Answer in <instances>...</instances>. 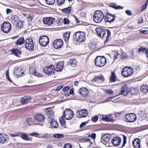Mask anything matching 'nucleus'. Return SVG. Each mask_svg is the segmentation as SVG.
<instances>
[{"label":"nucleus","mask_w":148,"mask_h":148,"mask_svg":"<svg viewBox=\"0 0 148 148\" xmlns=\"http://www.w3.org/2000/svg\"><path fill=\"white\" fill-rule=\"evenodd\" d=\"M96 31L97 36L101 38H103L104 37L106 34V32L107 36L105 42L106 43L109 40V37L111 35V32L109 29H104L100 27H97L96 29Z\"/></svg>","instance_id":"nucleus-1"},{"label":"nucleus","mask_w":148,"mask_h":148,"mask_svg":"<svg viewBox=\"0 0 148 148\" xmlns=\"http://www.w3.org/2000/svg\"><path fill=\"white\" fill-rule=\"evenodd\" d=\"M74 39L76 42H83L86 40V35L85 32L78 31L75 32L73 35Z\"/></svg>","instance_id":"nucleus-2"},{"label":"nucleus","mask_w":148,"mask_h":148,"mask_svg":"<svg viewBox=\"0 0 148 148\" xmlns=\"http://www.w3.org/2000/svg\"><path fill=\"white\" fill-rule=\"evenodd\" d=\"M73 116L74 114L71 110L66 109L62 116L59 117V120H64V119L70 120L73 117Z\"/></svg>","instance_id":"nucleus-3"},{"label":"nucleus","mask_w":148,"mask_h":148,"mask_svg":"<svg viewBox=\"0 0 148 148\" xmlns=\"http://www.w3.org/2000/svg\"><path fill=\"white\" fill-rule=\"evenodd\" d=\"M104 15L103 12L100 10L96 11L93 15L94 21L97 23H100L104 19Z\"/></svg>","instance_id":"nucleus-4"},{"label":"nucleus","mask_w":148,"mask_h":148,"mask_svg":"<svg viewBox=\"0 0 148 148\" xmlns=\"http://www.w3.org/2000/svg\"><path fill=\"white\" fill-rule=\"evenodd\" d=\"M106 59L103 56H97L95 58V65L99 67H102L106 63Z\"/></svg>","instance_id":"nucleus-5"},{"label":"nucleus","mask_w":148,"mask_h":148,"mask_svg":"<svg viewBox=\"0 0 148 148\" xmlns=\"http://www.w3.org/2000/svg\"><path fill=\"white\" fill-rule=\"evenodd\" d=\"M134 72L133 69L131 67L126 66L123 69L122 75L125 77L131 76Z\"/></svg>","instance_id":"nucleus-6"},{"label":"nucleus","mask_w":148,"mask_h":148,"mask_svg":"<svg viewBox=\"0 0 148 148\" xmlns=\"http://www.w3.org/2000/svg\"><path fill=\"white\" fill-rule=\"evenodd\" d=\"M116 18L115 14H111L107 12L104 16V20L106 23L111 24L114 23Z\"/></svg>","instance_id":"nucleus-7"},{"label":"nucleus","mask_w":148,"mask_h":148,"mask_svg":"<svg viewBox=\"0 0 148 148\" xmlns=\"http://www.w3.org/2000/svg\"><path fill=\"white\" fill-rule=\"evenodd\" d=\"M25 48L29 51H32L34 49L33 40L32 38H28L25 41Z\"/></svg>","instance_id":"nucleus-8"},{"label":"nucleus","mask_w":148,"mask_h":148,"mask_svg":"<svg viewBox=\"0 0 148 148\" xmlns=\"http://www.w3.org/2000/svg\"><path fill=\"white\" fill-rule=\"evenodd\" d=\"M11 25L9 22H5L1 25V30L3 33H8L10 30Z\"/></svg>","instance_id":"nucleus-9"},{"label":"nucleus","mask_w":148,"mask_h":148,"mask_svg":"<svg viewBox=\"0 0 148 148\" xmlns=\"http://www.w3.org/2000/svg\"><path fill=\"white\" fill-rule=\"evenodd\" d=\"M55 69L54 65H51L44 67L43 69V71L45 74L48 75H53L54 73Z\"/></svg>","instance_id":"nucleus-10"},{"label":"nucleus","mask_w":148,"mask_h":148,"mask_svg":"<svg viewBox=\"0 0 148 148\" xmlns=\"http://www.w3.org/2000/svg\"><path fill=\"white\" fill-rule=\"evenodd\" d=\"M39 42L41 46H46L49 43V38L47 36H42L39 39Z\"/></svg>","instance_id":"nucleus-11"},{"label":"nucleus","mask_w":148,"mask_h":148,"mask_svg":"<svg viewBox=\"0 0 148 148\" xmlns=\"http://www.w3.org/2000/svg\"><path fill=\"white\" fill-rule=\"evenodd\" d=\"M105 80L103 76L101 75H95L91 81L93 83L96 82L97 83L101 84Z\"/></svg>","instance_id":"nucleus-12"},{"label":"nucleus","mask_w":148,"mask_h":148,"mask_svg":"<svg viewBox=\"0 0 148 148\" xmlns=\"http://www.w3.org/2000/svg\"><path fill=\"white\" fill-rule=\"evenodd\" d=\"M43 22L45 24L50 25L53 24L55 21V18L53 17H47L44 18Z\"/></svg>","instance_id":"nucleus-13"},{"label":"nucleus","mask_w":148,"mask_h":148,"mask_svg":"<svg viewBox=\"0 0 148 148\" xmlns=\"http://www.w3.org/2000/svg\"><path fill=\"white\" fill-rule=\"evenodd\" d=\"M63 44L62 40L61 39H58L54 40L53 45L54 48L56 49L61 48Z\"/></svg>","instance_id":"nucleus-14"},{"label":"nucleus","mask_w":148,"mask_h":148,"mask_svg":"<svg viewBox=\"0 0 148 148\" xmlns=\"http://www.w3.org/2000/svg\"><path fill=\"white\" fill-rule=\"evenodd\" d=\"M88 111L86 109L79 110L76 113V116L78 118H81L86 117L88 115Z\"/></svg>","instance_id":"nucleus-15"},{"label":"nucleus","mask_w":148,"mask_h":148,"mask_svg":"<svg viewBox=\"0 0 148 148\" xmlns=\"http://www.w3.org/2000/svg\"><path fill=\"white\" fill-rule=\"evenodd\" d=\"M111 135L109 134H106L104 135H102L101 137V142L106 145L108 146V144Z\"/></svg>","instance_id":"nucleus-16"},{"label":"nucleus","mask_w":148,"mask_h":148,"mask_svg":"<svg viewBox=\"0 0 148 148\" xmlns=\"http://www.w3.org/2000/svg\"><path fill=\"white\" fill-rule=\"evenodd\" d=\"M129 92V87L127 86L126 84H125L122 86L121 91L119 92V94L125 95H127Z\"/></svg>","instance_id":"nucleus-17"},{"label":"nucleus","mask_w":148,"mask_h":148,"mask_svg":"<svg viewBox=\"0 0 148 148\" xmlns=\"http://www.w3.org/2000/svg\"><path fill=\"white\" fill-rule=\"evenodd\" d=\"M78 92L79 94L83 97H87L89 93L88 89L84 87L80 88L78 90Z\"/></svg>","instance_id":"nucleus-18"},{"label":"nucleus","mask_w":148,"mask_h":148,"mask_svg":"<svg viewBox=\"0 0 148 148\" xmlns=\"http://www.w3.org/2000/svg\"><path fill=\"white\" fill-rule=\"evenodd\" d=\"M8 140V136L4 134H0V143H3L6 142Z\"/></svg>","instance_id":"nucleus-19"},{"label":"nucleus","mask_w":148,"mask_h":148,"mask_svg":"<svg viewBox=\"0 0 148 148\" xmlns=\"http://www.w3.org/2000/svg\"><path fill=\"white\" fill-rule=\"evenodd\" d=\"M31 98L29 96H24L21 98V102L23 105L27 104L31 100Z\"/></svg>","instance_id":"nucleus-20"},{"label":"nucleus","mask_w":148,"mask_h":148,"mask_svg":"<svg viewBox=\"0 0 148 148\" xmlns=\"http://www.w3.org/2000/svg\"><path fill=\"white\" fill-rule=\"evenodd\" d=\"M136 115L133 113L128 114L125 115L127 120H136Z\"/></svg>","instance_id":"nucleus-21"},{"label":"nucleus","mask_w":148,"mask_h":148,"mask_svg":"<svg viewBox=\"0 0 148 148\" xmlns=\"http://www.w3.org/2000/svg\"><path fill=\"white\" fill-rule=\"evenodd\" d=\"M121 142V139L119 137H114L112 140V144L115 146H117L120 145Z\"/></svg>","instance_id":"nucleus-22"},{"label":"nucleus","mask_w":148,"mask_h":148,"mask_svg":"<svg viewBox=\"0 0 148 148\" xmlns=\"http://www.w3.org/2000/svg\"><path fill=\"white\" fill-rule=\"evenodd\" d=\"M100 116H99V119H101V120H114V119L113 117H111L112 116L111 114H109L107 115V116L104 117L103 116L99 114Z\"/></svg>","instance_id":"nucleus-23"},{"label":"nucleus","mask_w":148,"mask_h":148,"mask_svg":"<svg viewBox=\"0 0 148 148\" xmlns=\"http://www.w3.org/2000/svg\"><path fill=\"white\" fill-rule=\"evenodd\" d=\"M77 61L73 58L70 59L67 63V65L70 66L74 67L76 66Z\"/></svg>","instance_id":"nucleus-24"},{"label":"nucleus","mask_w":148,"mask_h":148,"mask_svg":"<svg viewBox=\"0 0 148 148\" xmlns=\"http://www.w3.org/2000/svg\"><path fill=\"white\" fill-rule=\"evenodd\" d=\"M47 114L48 116V120H54V112L52 111H47Z\"/></svg>","instance_id":"nucleus-25"},{"label":"nucleus","mask_w":148,"mask_h":148,"mask_svg":"<svg viewBox=\"0 0 148 148\" xmlns=\"http://www.w3.org/2000/svg\"><path fill=\"white\" fill-rule=\"evenodd\" d=\"M140 141L139 138L135 139L133 141V145L134 148H140Z\"/></svg>","instance_id":"nucleus-26"},{"label":"nucleus","mask_w":148,"mask_h":148,"mask_svg":"<svg viewBox=\"0 0 148 148\" xmlns=\"http://www.w3.org/2000/svg\"><path fill=\"white\" fill-rule=\"evenodd\" d=\"M24 38L23 36L19 38L15 43L16 45L17 46H21L25 42Z\"/></svg>","instance_id":"nucleus-27"},{"label":"nucleus","mask_w":148,"mask_h":148,"mask_svg":"<svg viewBox=\"0 0 148 148\" xmlns=\"http://www.w3.org/2000/svg\"><path fill=\"white\" fill-rule=\"evenodd\" d=\"M64 65L63 63L61 62H59L57 64L56 66L55 71H61L63 69Z\"/></svg>","instance_id":"nucleus-28"},{"label":"nucleus","mask_w":148,"mask_h":148,"mask_svg":"<svg viewBox=\"0 0 148 148\" xmlns=\"http://www.w3.org/2000/svg\"><path fill=\"white\" fill-rule=\"evenodd\" d=\"M138 51L139 53H145L147 57L148 58V55H147L148 49L147 48L141 47L138 49Z\"/></svg>","instance_id":"nucleus-29"},{"label":"nucleus","mask_w":148,"mask_h":148,"mask_svg":"<svg viewBox=\"0 0 148 148\" xmlns=\"http://www.w3.org/2000/svg\"><path fill=\"white\" fill-rule=\"evenodd\" d=\"M109 6L116 10L122 9L123 8V7L117 5L116 3H110Z\"/></svg>","instance_id":"nucleus-30"},{"label":"nucleus","mask_w":148,"mask_h":148,"mask_svg":"<svg viewBox=\"0 0 148 148\" xmlns=\"http://www.w3.org/2000/svg\"><path fill=\"white\" fill-rule=\"evenodd\" d=\"M20 134H21V138L23 140L26 141H32V138L31 137H29L27 135L23 133L21 134V132Z\"/></svg>","instance_id":"nucleus-31"},{"label":"nucleus","mask_w":148,"mask_h":148,"mask_svg":"<svg viewBox=\"0 0 148 148\" xmlns=\"http://www.w3.org/2000/svg\"><path fill=\"white\" fill-rule=\"evenodd\" d=\"M34 118L36 120H44L45 119L44 116L40 114H36Z\"/></svg>","instance_id":"nucleus-32"},{"label":"nucleus","mask_w":148,"mask_h":148,"mask_svg":"<svg viewBox=\"0 0 148 148\" xmlns=\"http://www.w3.org/2000/svg\"><path fill=\"white\" fill-rule=\"evenodd\" d=\"M11 51L12 52V53L14 54L15 56L18 57H20L21 54V51L16 49L11 50Z\"/></svg>","instance_id":"nucleus-33"},{"label":"nucleus","mask_w":148,"mask_h":148,"mask_svg":"<svg viewBox=\"0 0 148 148\" xmlns=\"http://www.w3.org/2000/svg\"><path fill=\"white\" fill-rule=\"evenodd\" d=\"M116 77L115 73L114 71H111V74L110 76V80L111 82H114L116 81Z\"/></svg>","instance_id":"nucleus-34"},{"label":"nucleus","mask_w":148,"mask_h":148,"mask_svg":"<svg viewBox=\"0 0 148 148\" xmlns=\"http://www.w3.org/2000/svg\"><path fill=\"white\" fill-rule=\"evenodd\" d=\"M70 34V33L69 32H65L63 35L64 39L65 42H68Z\"/></svg>","instance_id":"nucleus-35"},{"label":"nucleus","mask_w":148,"mask_h":148,"mask_svg":"<svg viewBox=\"0 0 148 148\" xmlns=\"http://www.w3.org/2000/svg\"><path fill=\"white\" fill-rule=\"evenodd\" d=\"M71 10V7L70 6L67 8L63 9L62 10V11L63 13L66 14H69L70 13Z\"/></svg>","instance_id":"nucleus-36"},{"label":"nucleus","mask_w":148,"mask_h":148,"mask_svg":"<svg viewBox=\"0 0 148 148\" xmlns=\"http://www.w3.org/2000/svg\"><path fill=\"white\" fill-rule=\"evenodd\" d=\"M23 21H19L16 24V26L18 29H21L23 27Z\"/></svg>","instance_id":"nucleus-37"},{"label":"nucleus","mask_w":148,"mask_h":148,"mask_svg":"<svg viewBox=\"0 0 148 148\" xmlns=\"http://www.w3.org/2000/svg\"><path fill=\"white\" fill-rule=\"evenodd\" d=\"M141 91L145 93L148 91V86L146 85L142 86L141 88Z\"/></svg>","instance_id":"nucleus-38"},{"label":"nucleus","mask_w":148,"mask_h":148,"mask_svg":"<svg viewBox=\"0 0 148 148\" xmlns=\"http://www.w3.org/2000/svg\"><path fill=\"white\" fill-rule=\"evenodd\" d=\"M32 71V74H34L35 76L38 77H41L42 76V74L41 73L37 72L36 71V69H33L32 70H31Z\"/></svg>","instance_id":"nucleus-39"},{"label":"nucleus","mask_w":148,"mask_h":148,"mask_svg":"<svg viewBox=\"0 0 148 148\" xmlns=\"http://www.w3.org/2000/svg\"><path fill=\"white\" fill-rule=\"evenodd\" d=\"M50 123L51 126L53 128H56L58 126L57 121H51Z\"/></svg>","instance_id":"nucleus-40"},{"label":"nucleus","mask_w":148,"mask_h":148,"mask_svg":"<svg viewBox=\"0 0 148 148\" xmlns=\"http://www.w3.org/2000/svg\"><path fill=\"white\" fill-rule=\"evenodd\" d=\"M88 47L89 48L92 50L95 49L96 48V45L95 44L92 42L89 43Z\"/></svg>","instance_id":"nucleus-41"},{"label":"nucleus","mask_w":148,"mask_h":148,"mask_svg":"<svg viewBox=\"0 0 148 148\" xmlns=\"http://www.w3.org/2000/svg\"><path fill=\"white\" fill-rule=\"evenodd\" d=\"M64 135L63 134H55L53 135V137L55 138H61L63 137Z\"/></svg>","instance_id":"nucleus-42"},{"label":"nucleus","mask_w":148,"mask_h":148,"mask_svg":"<svg viewBox=\"0 0 148 148\" xmlns=\"http://www.w3.org/2000/svg\"><path fill=\"white\" fill-rule=\"evenodd\" d=\"M123 112H116L114 113V116L116 118H119L121 116V114Z\"/></svg>","instance_id":"nucleus-43"},{"label":"nucleus","mask_w":148,"mask_h":148,"mask_svg":"<svg viewBox=\"0 0 148 148\" xmlns=\"http://www.w3.org/2000/svg\"><path fill=\"white\" fill-rule=\"evenodd\" d=\"M74 93V90L73 88L70 89L69 91V92H68L65 95L66 97H68L70 95H73Z\"/></svg>","instance_id":"nucleus-44"},{"label":"nucleus","mask_w":148,"mask_h":148,"mask_svg":"<svg viewBox=\"0 0 148 148\" xmlns=\"http://www.w3.org/2000/svg\"><path fill=\"white\" fill-rule=\"evenodd\" d=\"M46 3L49 5H53L55 2V0H45Z\"/></svg>","instance_id":"nucleus-45"},{"label":"nucleus","mask_w":148,"mask_h":148,"mask_svg":"<svg viewBox=\"0 0 148 148\" xmlns=\"http://www.w3.org/2000/svg\"><path fill=\"white\" fill-rule=\"evenodd\" d=\"M34 121H26V123L28 125H36L39 124L38 123H35Z\"/></svg>","instance_id":"nucleus-46"},{"label":"nucleus","mask_w":148,"mask_h":148,"mask_svg":"<svg viewBox=\"0 0 148 148\" xmlns=\"http://www.w3.org/2000/svg\"><path fill=\"white\" fill-rule=\"evenodd\" d=\"M69 89V87L67 86H66L63 88L62 90L63 91L65 96L66 94L67 93V92H68Z\"/></svg>","instance_id":"nucleus-47"},{"label":"nucleus","mask_w":148,"mask_h":148,"mask_svg":"<svg viewBox=\"0 0 148 148\" xmlns=\"http://www.w3.org/2000/svg\"><path fill=\"white\" fill-rule=\"evenodd\" d=\"M118 52V51H116L114 54V58L115 60L117 59L120 57V54Z\"/></svg>","instance_id":"nucleus-48"},{"label":"nucleus","mask_w":148,"mask_h":148,"mask_svg":"<svg viewBox=\"0 0 148 148\" xmlns=\"http://www.w3.org/2000/svg\"><path fill=\"white\" fill-rule=\"evenodd\" d=\"M65 0H57V3L58 5L60 6L63 4L65 2Z\"/></svg>","instance_id":"nucleus-49"},{"label":"nucleus","mask_w":148,"mask_h":148,"mask_svg":"<svg viewBox=\"0 0 148 148\" xmlns=\"http://www.w3.org/2000/svg\"><path fill=\"white\" fill-rule=\"evenodd\" d=\"M21 134V132H19L18 133H16V134H12L11 133H8V135L9 136L12 137H14L15 136H18L19 135V134Z\"/></svg>","instance_id":"nucleus-50"},{"label":"nucleus","mask_w":148,"mask_h":148,"mask_svg":"<svg viewBox=\"0 0 148 148\" xmlns=\"http://www.w3.org/2000/svg\"><path fill=\"white\" fill-rule=\"evenodd\" d=\"M11 19L13 21H16L18 20V17L16 15H13L11 17Z\"/></svg>","instance_id":"nucleus-51"},{"label":"nucleus","mask_w":148,"mask_h":148,"mask_svg":"<svg viewBox=\"0 0 148 148\" xmlns=\"http://www.w3.org/2000/svg\"><path fill=\"white\" fill-rule=\"evenodd\" d=\"M128 58V56H127V54L124 52H123L121 58L123 59H126Z\"/></svg>","instance_id":"nucleus-52"},{"label":"nucleus","mask_w":148,"mask_h":148,"mask_svg":"<svg viewBox=\"0 0 148 148\" xmlns=\"http://www.w3.org/2000/svg\"><path fill=\"white\" fill-rule=\"evenodd\" d=\"M42 134H39L38 133L36 132H33L30 134H29V135L32 136H36V137H38V136H39V135H42Z\"/></svg>","instance_id":"nucleus-53"},{"label":"nucleus","mask_w":148,"mask_h":148,"mask_svg":"<svg viewBox=\"0 0 148 148\" xmlns=\"http://www.w3.org/2000/svg\"><path fill=\"white\" fill-rule=\"evenodd\" d=\"M105 92L109 95H112L113 93V91L110 89H106Z\"/></svg>","instance_id":"nucleus-54"},{"label":"nucleus","mask_w":148,"mask_h":148,"mask_svg":"<svg viewBox=\"0 0 148 148\" xmlns=\"http://www.w3.org/2000/svg\"><path fill=\"white\" fill-rule=\"evenodd\" d=\"M38 137L40 138H46L49 137V135L47 133H46L44 134L42 136L41 135V136H38Z\"/></svg>","instance_id":"nucleus-55"},{"label":"nucleus","mask_w":148,"mask_h":148,"mask_svg":"<svg viewBox=\"0 0 148 148\" xmlns=\"http://www.w3.org/2000/svg\"><path fill=\"white\" fill-rule=\"evenodd\" d=\"M147 2L145 3V4L143 5L142 7V9L141 10V11L145 10L146 8L147 5V2L148 0H146Z\"/></svg>","instance_id":"nucleus-56"},{"label":"nucleus","mask_w":148,"mask_h":148,"mask_svg":"<svg viewBox=\"0 0 148 148\" xmlns=\"http://www.w3.org/2000/svg\"><path fill=\"white\" fill-rule=\"evenodd\" d=\"M69 22V20L66 18H64L63 19V23L64 24H68Z\"/></svg>","instance_id":"nucleus-57"},{"label":"nucleus","mask_w":148,"mask_h":148,"mask_svg":"<svg viewBox=\"0 0 148 148\" xmlns=\"http://www.w3.org/2000/svg\"><path fill=\"white\" fill-rule=\"evenodd\" d=\"M126 138H127L125 136H123V145L121 147H124L125 146V144L126 143H127Z\"/></svg>","instance_id":"nucleus-58"},{"label":"nucleus","mask_w":148,"mask_h":148,"mask_svg":"<svg viewBox=\"0 0 148 148\" xmlns=\"http://www.w3.org/2000/svg\"><path fill=\"white\" fill-rule=\"evenodd\" d=\"M88 123V121L82 122L80 125L79 128H81L82 127L85 126Z\"/></svg>","instance_id":"nucleus-59"},{"label":"nucleus","mask_w":148,"mask_h":148,"mask_svg":"<svg viewBox=\"0 0 148 148\" xmlns=\"http://www.w3.org/2000/svg\"><path fill=\"white\" fill-rule=\"evenodd\" d=\"M64 148H72V146L70 144H66L64 145Z\"/></svg>","instance_id":"nucleus-60"},{"label":"nucleus","mask_w":148,"mask_h":148,"mask_svg":"<svg viewBox=\"0 0 148 148\" xmlns=\"http://www.w3.org/2000/svg\"><path fill=\"white\" fill-rule=\"evenodd\" d=\"M99 118V116L97 115H96L95 116L92 118V120H98Z\"/></svg>","instance_id":"nucleus-61"},{"label":"nucleus","mask_w":148,"mask_h":148,"mask_svg":"<svg viewBox=\"0 0 148 148\" xmlns=\"http://www.w3.org/2000/svg\"><path fill=\"white\" fill-rule=\"evenodd\" d=\"M91 137L94 139H95L96 138V134H95L94 133L92 134L91 135Z\"/></svg>","instance_id":"nucleus-62"},{"label":"nucleus","mask_w":148,"mask_h":148,"mask_svg":"<svg viewBox=\"0 0 148 148\" xmlns=\"http://www.w3.org/2000/svg\"><path fill=\"white\" fill-rule=\"evenodd\" d=\"M138 23L139 24H141L143 23V20L142 17H140L138 19Z\"/></svg>","instance_id":"nucleus-63"},{"label":"nucleus","mask_w":148,"mask_h":148,"mask_svg":"<svg viewBox=\"0 0 148 148\" xmlns=\"http://www.w3.org/2000/svg\"><path fill=\"white\" fill-rule=\"evenodd\" d=\"M125 13L129 15H131L132 14V13L131 11L129 10H126L125 11Z\"/></svg>","instance_id":"nucleus-64"}]
</instances>
